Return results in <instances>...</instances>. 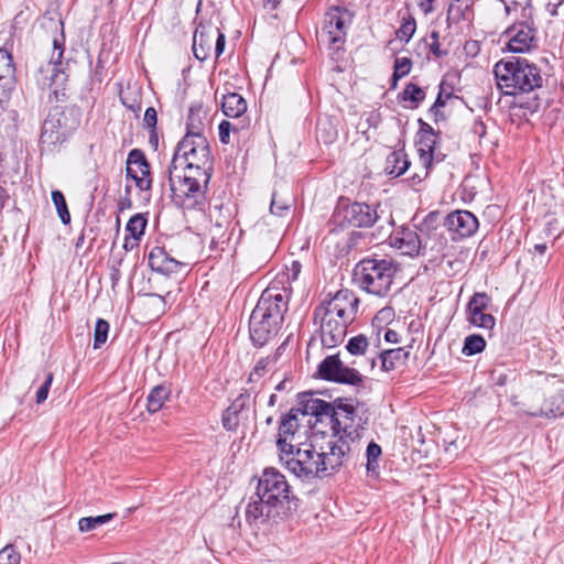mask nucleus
Segmentation results:
<instances>
[{
	"instance_id": "43",
	"label": "nucleus",
	"mask_w": 564,
	"mask_h": 564,
	"mask_svg": "<svg viewBox=\"0 0 564 564\" xmlns=\"http://www.w3.org/2000/svg\"><path fill=\"white\" fill-rule=\"evenodd\" d=\"M415 29V20L413 18H409L408 20L403 21L397 34L401 40L409 42L410 39L413 36Z\"/></svg>"
},
{
	"instance_id": "1",
	"label": "nucleus",
	"mask_w": 564,
	"mask_h": 564,
	"mask_svg": "<svg viewBox=\"0 0 564 564\" xmlns=\"http://www.w3.org/2000/svg\"><path fill=\"white\" fill-rule=\"evenodd\" d=\"M299 413L300 410L293 408L280 422L276 446L281 463L303 482L333 476L349 455L347 444L344 441L340 444L325 442L317 448L313 440L297 442Z\"/></svg>"
},
{
	"instance_id": "57",
	"label": "nucleus",
	"mask_w": 564,
	"mask_h": 564,
	"mask_svg": "<svg viewBox=\"0 0 564 564\" xmlns=\"http://www.w3.org/2000/svg\"><path fill=\"white\" fill-rule=\"evenodd\" d=\"M444 106H445V101L442 99V96L440 94L430 110L433 111V110L437 109L438 107H444Z\"/></svg>"
},
{
	"instance_id": "25",
	"label": "nucleus",
	"mask_w": 564,
	"mask_h": 564,
	"mask_svg": "<svg viewBox=\"0 0 564 564\" xmlns=\"http://www.w3.org/2000/svg\"><path fill=\"white\" fill-rule=\"evenodd\" d=\"M531 416H561L564 414V390L550 394L543 405L527 411Z\"/></svg>"
},
{
	"instance_id": "58",
	"label": "nucleus",
	"mask_w": 564,
	"mask_h": 564,
	"mask_svg": "<svg viewBox=\"0 0 564 564\" xmlns=\"http://www.w3.org/2000/svg\"><path fill=\"white\" fill-rule=\"evenodd\" d=\"M547 249V246L545 243H536L534 245V250L539 253L543 254Z\"/></svg>"
},
{
	"instance_id": "46",
	"label": "nucleus",
	"mask_w": 564,
	"mask_h": 564,
	"mask_svg": "<svg viewBox=\"0 0 564 564\" xmlns=\"http://www.w3.org/2000/svg\"><path fill=\"white\" fill-rule=\"evenodd\" d=\"M158 123V112L155 108L149 107L147 108L143 117V124L147 129L151 130V132H154L155 127Z\"/></svg>"
},
{
	"instance_id": "63",
	"label": "nucleus",
	"mask_w": 564,
	"mask_h": 564,
	"mask_svg": "<svg viewBox=\"0 0 564 564\" xmlns=\"http://www.w3.org/2000/svg\"><path fill=\"white\" fill-rule=\"evenodd\" d=\"M285 383H286L285 380H283L280 383H278L276 387H275V390H278V391L283 390L285 388Z\"/></svg>"
},
{
	"instance_id": "44",
	"label": "nucleus",
	"mask_w": 564,
	"mask_h": 564,
	"mask_svg": "<svg viewBox=\"0 0 564 564\" xmlns=\"http://www.w3.org/2000/svg\"><path fill=\"white\" fill-rule=\"evenodd\" d=\"M290 209V204L284 200H279L276 193H273L271 205H270V213L272 215L276 216H283L288 210Z\"/></svg>"
},
{
	"instance_id": "13",
	"label": "nucleus",
	"mask_w": 564,
	"mask_h": 564,
	"mask_svg": "<svg viewBox=\"0 0 564 564\" xmlns=\"http://www.w3.org/2000/svg\"><path fill=\"white\" fill-rule=\"evenodd\" d=\"M225 44L226 37L219 28L200 22L193 36V53L197 59L206 61L214 50L218 58L225 50Z\"/></svg>"
},
{
	"instance_id": "2",
	"label": "nucleus",
	"mask_w": 564,
	"mask_h": 564,
	"mask_svg": "<svg viewBox=\"0 0 564 564\" xmlns=\"http://www.w3.org/2000/svg\"><path fill=\"white\" fill-rule=\"evenodd\" d=\"M213 171L207 138H183L169 166V183L176 204L183 209H203Z\"/></svg>"
},
{
	"instance_id": "14",
	"label": "nucleus",
	"mask_w": 564,
	"mask_h": 564,
	"mask_svg": "<svg viewBox=\"0 0 564 564\" xmlns=\"http://www.w3.org/2000/svg\"><path fill=\"white\" fill-rule=\"evenodd\" d=\"M318 376L327 381H333L352 387H362L365 377L355 368L346 366L338 355L327 356L318 365Z\"/></svg>"
},
{
	"instance_id": "41",
	"label": "nucleus",
	"mask_w": 564,
	"mask_h": 564,
	"mask_svg": "<svg viewBox=\"0 0 564 564\" xmlns=\"http://www.w3.org/2000/svg\"><path fill=\"white\" fill-rule=\"evenodd\" d=\"M381 447L375 442H370L367 446V469L373 471L378 467V458L381 455Z\"/></svg>"
},
{
	"instance_id": "38",
	"label": "nucleus",
	"mask_w": 564,
	"mask_h": 564,
	"mask_svg": "<svg viewBox=\"0 0 564 564\" xmlns=\"http://www.w3.org/2000/svg\"><path fill=\"white\" fill-rule=\"evenodd\" d=\"M145 226L147 219L141 214H137L129 219L126 230L134 240H139L144 234Z\"/></svg>"
},
{
	"instance_id": "50",
	"label": "nucleus",
	"mask_w": 564,
	"mask_h": 564,
	"mask_svg": "<svg viewBox=\"0 0 564 564\" xmlns=\"http://www.w3.org/2000/svg\"><path fill=\"white\" fill-rule=\"evenodd\" d=\"M437 223H438V219L434 223V226H433V229H431L429 231V234H425L424 235V238L432 245L434 246V249H436V245H437V239H438V234H437Z\"/></svg>"
},
{
	"instance_id": "62",
	"label": "nucleus",
	"mask_w": 564,
	"mask_h": 564,
	"mask_svg": "<svg viewBox=\"0 0 564 564\" xmlns=\"http://www.w3.org/2000/svg\"><path fill=\"white\" fill-rule=\"evenodd\" d=\"M276 402V395L275 394H271L270 398H269V405L270 406H273Z\"/></svg>"
},
{
	"instance_id": "40",
	"label": "nucleus",
	"mask_w": 564,
	"mask_h": 564,
	"mask_svg": "<svg viewBox=\"0 0 564 564\" xmlns=\"http://www.w3.org/2000/svg\"><path fill=\"white\" fill-rule=\"evenodd\" d=\"M109 332V323L102 318H98L94 332V348H100L107 340Z\"/></svg>"
},
{
	"instance_id": "18",
	"label": "nucleus",
	"mask_w": 564,
	"mask_h": 564,
	"mask_svg": "<svg viewBox=\"0 0 564 564\" xmlns=\"http://www.w3.org/2000/svg\"><path fill=\"white\" fill-rule=\"evenodd\" d=\"M507 47L512 53H525L538 46L536 31L528 23H516L506 31Z\"/></svg>"
},
{
	"instance_id": "42",
	"label": "nucleus",
	"mask_w": 564,
	"mask_h": 564,
	"mask_svg": "<svg viewBox=\"0 0 564 564\" xmlns=\"http://www.w3.org/2000/svg\"><path fill=\"white\" fill-rule=\"evenodd\" d=\"M21 555L12 545H7L0 551V564H20Z\"/></svg>"
},
{
	"instance_id": "4",
	"label": "nucleus",
	"mask_w": 564,
	"mask_h": 564,
	"mask_svg": "<svg viewBox=\"0 0 564 564\" xmlns=\"http://www.w3.org/2000/svg\"><path fill=\"white\" fill-rule=\"evenodd\" d=\"M358 303L359 300L352 293L341 290L326 305L315 308V318H321L319 332L324 347L333 348L343 343Z\"/></svg>"
},
{
	"instance_id": "49",
	"label": "nucleus",
	"mask_w": 564,
	"mask_h": 564,
	"mask_svg": "<svg viewBox=\"0 0 564 564\" xmlns=\"http://www.w3.org/2000/svg\"><path fill=\"white\" fill-rule=\"evenodd\" d=\"M432 42L429 44L430 46V52L436 56V57H441L445 54V52L441 51L440 48V43H438V37H440V34L437 31H433L430 35Z\"/></svg>"
},
{
	"instance_id": "23",
	"label": "nucleus",
	"mask_w": 564,
	"mask_h": 564,
	"mask_svg": "<svg viewBox=\"0 0 564 564\" xmlns=\"http://www.w3.org/2000/svg\"><path fill=\"white\" fill-rule=\"evenodd\" d=\"M15 66L11 54L0 48V101H6L15 88Z\"/></svg>"
},
{
	"instance_id": "21",
	"label": "nucleus",
	"mask_w": 564,
	"mask_h": 564,
	"mask_svg": "<svg viewBox=\"0 0 564 564\" xmlns=\"http://www.w3.org/2000/svg\"><path fill=\"white\" fill-rule=\"evenodd\" d=\"M445 226L459 238H467L476 232L479 223L473 213L468 210H455L446 216Z\"/></svg>"
},
{
	"instance_id": "35",
	"label": "nucleus",
	"mask_w": 564,
	"mask_h": 564,
	"mask_svg": "<svg viewBox=\"0 0 564 564\" xmlns=\"http://www.w3.org/2000/svg\"><path fill=\"white\" fill-rule=\"evenodd\" d=\"M52 200H53V204L56 208V212H57L58 217L61 218L62 223L64 225L69 224L70 214H69L68 206H67L64 194L58 189L53 191L52 192Z\"/></svg>"
},
{
	"instance_id": "55",
	"label": "nucleus",
	"mask_w": 564,
	"mask_h": 564,
	"mask_svg": "<svg viewBox=\"0 0 564 564\" xmlns=\"http://www.w3.org/2000/svg\"><path fill=\"white\" fill-rule=\"evenodd\" d=\"M434 1L435 0H423L421 2V7H423L425 13H429V12L433 11V9H434V7H433Z\"/></svg>"
},
{
	"instance_id": "60",
	"label": "nucleus",
	"mask_w": 564,
	"mask_h": 564,
	"mask_svg": "<svg viewBox=\"0 0 564 564\" xmlns=\"http://www.w3.org/2000/svg\"><path fill=\"white\" fill-rule=\"evenodd\" d=\"M376 366V358L375 356L368 358V367L370 370H372Z\"/></svg>"
},
{
	"instance_id": "9",
	"label": "nucleus",
	"mask_w": 564,
	"mask_h": 564,
	"mask_svg": "<svg viewBox=\"0 0 564 564\" xmlns=\"http://www.w3.org/2000/svg\"><path fill=\"white\" fill-rule=\"evenodd\" d=\"M438 218L440 214L433 212L423 219L415 230L403 228L400 236L393 238L392 246L410 257L425 254L427 250H434V246L424 238V235L433 229L434 223Z\"/></svg>"
},
{
	"instance_id": "52",
	"label": "nucleus",
	"mask_w": 564,
	"mask_h": 564,
	"mask_svg": "<svg viewBox=\"0 0 564 564\" xmlns=\"http://www.w3.org/2000/svg\"><path fill=\"white\" fill-rule=\"evenodd\" d=\"M473 132L481 140L486 134V126L482 121L476 120L473 126Z\"/></svg>"
},
{
	"instance_id": "10",
	"label": "nucleus",
	"mask_w": 564,
	"mask_h": 564,
	"mask_svg": "<svg viewBox=\"0 0 564 564\" xmlns=\"http://www.w3.org/2000/svg\"><path fill=\"white\" fill-rule=\"evenodd\" d=\"M76 124L69 122V118L59 107L50 110L42 126L40 137L42 151L53 152L63 144L75 131Z\"/></svg>"
},
{
	"instance_id": "33",
	"label": "nucleus",
	"mask_w": 564,
	"mask_h": 564,
	"mask_svg": "<svg viewBox=\"0 0 564 564\" xmlns=\"http://www.w3.org/2000/svg\"><path fill=\"white\" fill-rule=\"evenodd\" d=\"M116 513H107L97 517H84L78 521L80 532H89L99 528L115 518Z\"/></svg>"
},
{
	"instance_id": "31",
	"label": "nucleus",
	"mask_w": 564,
	"mask_h": 564,
	"mask_svg": "<svg viewBox=\"0 0 564 564\" xmlns=\"http://www.w3.org/2000/svg\"><path fill=\"white\" fill-rule=\"evenodd\" d=\"M437 134H421L419 137V153L422 164L427 169L432 164V153L436 145Z\"/></svg>"
},
{
	"instance_id": "27",
	"label": "nucleus",
	"mask_w": 564,
	"mask_h": 564,
	"mask_svg": "<svg viewBox=\"0 0 564 564\" xmlns=\"http://www.w3.org/2000/svg\"><path fill=\"white\" fill-rule=\"evenodd\" d=\"M206 118V112L203 110L202 106L193 105L189 108V113L187 118L186 124V134L184 138H194L196 137H205V123L204 119Z\"/></svg>"
},
{
	"instance_id": "36",
	"label": "nucleus",
	"mask_w": 564,
	"mask_h": 564,
	"mask_svg": "<svg viewBox=\"0 0 564 564\" xmlns=\"http://www.w3.org/2000/svg\"><path fill=\"white\" fill-rule=\"evenodd\" d=\"M486 347V340L480 335H469L464 340L463 354L473 356L481 352Z\"/></svg>"
},
{
	"instance_id": "37",
	"label": "nucleus",
	"mask_w": 564,
	"mask_h": 564,
	"mask_svg": "<svg viewBox=\"0 0 564 564\" xmlns=\"http://www.w3.org/2000/svg\"><path fill=\"white\" fill-rule=\"evenodd\" d=\"M369 341L365 335H357L351 337L347 345V351L352 356H364L368 351Z\"/></svg>"
},
{
	"instance_id": "29",
	"label": "nucleus",
	"mask_w": 564,
	"mask_h": 564,
	"mask_svg": "<svg viewBox=\"0 0 564 564\" xmlns=\"http://www.w3.org/2000/svg\"><path fill=\"white\" fill-rule=\"evenodd\" d=\"M410 166V161L408 159V155L399 150L391 152L386 160V166L384 171L389 175H393L394 177H398L406 172V170Z\"/></svg>"
},
{
	"instance_id": "12",
	"label": "nucleus",
	"mask_w": 564,
	"mask_h": 564,
	"mask_svg": "<svg viewBox=\"0 0 564 564\" xmlns=\"http://www.w3.org/2000/svg\"><path fill=\"white\" fill-rule=\"evenodd\" d=\"M351 21L352 15L347 9L330 8L325 14L324 26L319 33L321 40L327 43L330 50H339L345 43L347 28Z\"/></svg>"
},
{
	"instance_id": "5",
	"label": "nucleus",
	"mask_w": 564,
	"mask_h": 564,
	"mask_svg": "<svg viewBox=\"0 0 564 564\" xmlns=\"http://www.w3.org/2000/svg\"><path fill=\"white\" fill-rule=\"evenodd\" d=\"M494 75L502 94H528L543 85L541 69L524 57H509L495 64Z\"/></svg>"
},
{
	"instance_id": "48",
	"label": "nucleus",
	"mask_w": 564,
	"mask_h": 564,
	"mask_svg": "<svg viewBox=\"0 0 564 564\" xmlns=\"http://www.w3.org/2000/svg\"><path fill=\"white\" fill-rule=\"evenodd\" d=\"M219 139L223 143L227 144L229 143V133L231 130H236V128L232 126L229 121H221L219 127Z\"/></svg>"
},
{
	"instance_id": "22",
	"label": "nucleus",
	"mask_w": 564,
	"mask_h": 564,
	"mask_svg": "<svg viewBox=\"0 0 564 564\" xmlns=\"http://www.w3.org/2000/svg\"><path fill=\"white\" fill-rule=\"evenodd\" d=\"M300 415L306 416L312 415L317 419L325 416L329 417L330 421L336 415V408L329 402L314 398L312 393H303L299 395L297 408Z\"/></svg>"
},
{
	"instance_id": "19",
	"label": "nucleus",
	"mask_w": 564,
	"mask_h": 564,
	"mask_svg": "<svg viewBox=\"0 0 564 564\" xmlns=\"http://www.w3.org/2000/svg\"><path fill=\"white\" fill-rule=\"evenodd\" d=\"M251 414L250 394L240 393L224 412L223 425L227 431H236L239 425L249 422Z\"/></svg>"
},
{
	"instance_id": "56",
	"label": "nucleus",
	"mask_w": 564,
	"mask_h": 564,
	"mask_svg": "<svg viewBox=\"0 0 564 564\" xmlns=\"http://www.w3.org/2000/svg\"><path fill=\"white\" fill-rule=\"evenodd\" d=\"M119 279H120V271H119V269L112 268V270H111L112 286H115L118 283Z\"/></svg>"
},
{
	"instance_id": "15",
	"label": "nucleus",
	"mask_w": 564,
	"mask_h": 564,
	"mask_svg": "<svg viewBox=\"0 0 564 564\" xmlns=\"http://www.w3.org/2000/svg\"><path fill=\"white\" fill-rule=\"evenodd\" d=\"M253 311H256V318L260 321L267 316L271 321L283 323L284 314L288 311V300L279 289L268 288L262 292Z\"/></svg>"
},
{
	"instance_id": "53",
	"label": "nucleus",
	"mask_w": 564,
	"mask_h": 564,
	"mask_svg": "<svg viewBox=\"0 0 564 564\" xmlns=\"http://www.w3.org/2000/svg\"><path fill=\"white\" fill-rule=\"evenodd\" d=\"M419 123H420L419 137L421 134L435 133L434 129L429 123L424 122L422 119L419 120Z\"/></svg>"
},
{
	"instance_id": "51",
	"label": "nucleus",
	"mask_w": 564,
	"mask_h": 564,
	"mask_svg": "<svg viewBox=\"0 0 564 564\" xmlns=\"http://www.w3.org/2000/svg\"><path fill=\"white\" fill-rule=\"evenodd\" d=\"M460 9L455 7L454 3H451L447 10V20L458 21L460 19Z\"/></svg>"
},
{
	"instance_id": "24",
	"label": "nucleus",
	"mask_w": 564,
	"mask_h": 564,
	"mask_svg": "<svg viewBox=\"0 0 564 564\" xmlns=\"http://www.w3.org/2000/svg\"><path fill=\"white\" fill-rule=\"evenodd\" d=\"M149 265L153 271L171 275L176 273L183 263L172 258L164 248L154 247L149 253Z\"/></svg>"
},
{
	"instance_id": "32",
	"label": "nucleus",
	"mask_w": 564,
	"mask_h": 564,
	"mask_svg": "<svg viewBox=\"0 0 564 564\" xmlns=\"http://www.w3.org/2000/svg\"><path fill=\"white\" fill-rule=\"evenodd\" d=\"M282 346H280L273 355L267 356L258 360L252 371L249 375L248 381H258L267 371H269L279 360Z\"/></svg>"
},
{
	"instance_id": "3",
	"label": "nucleus",
	"mask_w": 564,
	"mask_h": 564,
	"mask_svg": "<svg viewBox=\"0 0 564 564\" xmlns=\"http://www.w3.org/2000/svg\"><path fill=\"white\" fill-rule=\"evenodd\" d=\"M299 501L285 476L274 467H267L246 507V520L256 527L279 523L296 512Z\"/></svg>"
},
{
	"instance_id": "26",
	"label": "nucleus",
	"mask_w": 564,
	"mask_h": 564,
	"mask_svg": "<svg viewBox=\"0 0 564 564\" xmlns=\"http://www.w3.org/2000/svg\"><path fill=\"white\" fill-rule=\"evenodd\" d=\"M410 356V351L403 347L387 349L379 354L381 369L383 371L397 370L405 366Z\"/></svg>"
},
{
	"instance_id": "8",
	"label": "nucleus",
	"mask_w": 564,
	"mask_h": 564,
	"mask_svg": "<svg viewBox=\"0 0 564 564\" xmlns=\"http://www.w3.org/2000/svg\"><path fill=\"white\" fill-rule=\"evenodd\" d=\"M64 43V33L62 32L58 37L53 39V50L50 59L46 64L41 65L39 69L41 77L37 82L44 87H54L53 95L56 100L59 99V88L64 90L68 79V74L66 73L67 63L63 61Z\"/></svg>"
},
{
	"instance_id": "28",
	"label": "nucleus",
	"mask_w": 564,
	"mask_h": 564,
	"mask_svg": "<svg viewBox=\"0 0 564 564\" xmlns=\"http://www.w3.org/2000/svg\"><path fill=\"white\" fill-rule=\"evenodd\" d=\"M221 108L226 117L238 118L246 112L247 102L241 95L229 93L224 96Z\"/></svg>"
},
{
	"instance_id": "54",
	"label": "nucleus",
	"mask_w": 564,
	"mask_h": 564,
	"mask_svg": "<svg viewBox=\"0 0 564 564\" xmlns=\"http://www.w3.org/2000/svg\"><path fill=\"white\" fill-rule=\"evenodd\" d=\"M384 339L389 343H398L399 334L393 329H387V332L384 333Z\"/></svg>"
},
{
	"instance_id": "39",
	"label": "nucleus",
	"mask_w": 564,
	"mask_h": 564,
	"mask_svg": "<svg viewBox=\"0 0 564 564\" xmlns=\"http://www.w3.org/2000/svg\"><path fill=\"white\" fill-rule=\"evenodd\" d=\"M412 67V62L409 57H397L394 59V72L392 75V87L397 86V82L406 76Z\"/></svg>"
},
{
	"instance_id": "11",
	"label": "nucleus",
	"mask_w": 564,
	"mask_h": 564,
	"mask_svg": "<svg viewBox=\"0 0 564 564\" xmlns=\"http://www.w3.org/2000/svg\"><path fill=\"white\" fill-rule=\"evenodd\" d=\"M367 424V419H362L357 415L355 408L351 404L339 403L336 406V415L332 420V429L334 431L335 436L338 435V440H329L328 442H334L340 444L344 441L348 448V441H356L360 437V431L365 429ZM351 449H349L350 452Z\"/></svg>"
},
{
	"instance_id": "47",
	"label": "nucleus",
	"mask_w": 564,
	"mask_h": 564,
	"mask_svg": "<svg viewBox=\"0 0 564 564\" xmlns=\"http://www.w3.org/2000/svg\"><path fill=\"white\" fill-rule=\"evenodd\" d=\"M285 269L286 272L284 274L286 275L288 282H295L301 273L302 264L299 261L293 260L291 265H286Z\"/></svg>"
},
{
	"instance_id": "7",
	"label": "nucleus",
	"mask_w": 564,
	"mask_h": 564,
	"mask_svg": "<svg viewBox=\"0 0 564 564\" xmlns=\"http://www.w3.org/2000/svg\"><path fill=\"white\" fill-rule=\"evenodd\" d=\"M379 219L377 207L347 198H339L332 220L339 227L368 228Z\"/></svg>"
},
{
	"instance_id": "20",
	"label": "nucleus",
	"mask_w": 564,
	"mask_h": 564,
	"mask_svg": "<svg viewBox=\"0 0 564 564\" xmlns=\"http://www.w3.org/2000/svg\"><path fill=\"white\" fill-rule=\"evenodd\" d=\"M282 323L270 319L267 316L263 321L256 318V311H252L249 321L250 338L253 345L262 347L273 338L281 328Z\"/></svg>"
},
{
	"instance_id": "16",
	"label": "nucleus",
	"mask_w": 564,
	"mask_h": 564,
	"mask_svg": "<svg viewBox=\"0 0 564 564\" xmlns=\"http://www.w3.org/2000/svg\"><path fill=\"white\" fill-rule=\"evenodd\" d=\"M490 306L491 297L485 292H476L466 307L468 322L476 327L492 329L496 325V318L487 313Z\"/></svg>"
},
{
	"instance_id": "17",
	"label": "nucleus",
	"mask_w": 564,
	"mask_h": 564,
	"mask_svg": "<svg viewBox=\"0 0 564 564\" xmlns=\"http://www.w3.org/2000/svg\"><path fill=\"white\" fill-rule=\"evenodd\" d=\"M126 173L128 177L134 181L135 186L140 191H149L151 188L150 164L143 151L133 149L129 152Z\"/></svg>"
},
{
	"instance_id": "61",
	"label": "nucleus",
	"mask_w": 564,
	"mask_h": 564,
	"mask_svg": "<svg viewBox=\"0 0 564 564\" xmlns=\"http://www.w3.org/2000/svg\"><path fill=\"white\" fill-rule=\"evenodd\" d=\"M119 205H120V209L122 210L126 206L129 207L131 205V202L129 198H127L126 200H121Z\"/></svg>"
},
{
	"instance_id": "34",
	"label": "nucleus",
	"mask_w": 564,
	"mask_h": 564,
	"mask_svg": "<svg viewBox=\"0 0 564 564\" xmlns=\"http://www.w3.org/2000/svg\"><path fill=\"white\" fill-rule=\"evenodd\" d=\"M403 101H410V108H416L425 98V91L413 83H409L401 94Z\"/></svg>"
},
{
	"instance_id": "59",
	"label": "nucleus",
	"mask_w": 564,
	"mask_h": 564,
	"mask_svg": "<svg viewBox=\"0 0 564 564\" xmlns=\"http://www.w3.org/2000/svg\"><path fill=\"white\" fill-rule=\"evenodd\" d=\"M494 379L496 380V384L503 386L506 383L507 376L506 375H499L498 378H494Z\"/></svg>"
},
{
	"instance_id": "45",
	"label": "nucleus",
	"mask_w": 564,
	"mask_h": 564,
	"mask_svg": "<svg viewBox=\"0 0 564 564\" xmlns=\"http://www.w3.org/2000/svg\"><path fill=\"white\" fill-rule=\"evenodd\" d=\"M52 382H53V373L50 372L46 375V378H45L43 384L40 387V389L36 392V403L41 404L47 399Z\"/></svg>"
},
{
	"instance_id": "64",
	"label": "nucleus",
	"mask_w": 564,
	"mask_h": 564,
	"mask_svg": "<svg viewBox=\"0 0 564 564\" xmlns=\"http://www.w3.org/2000/svg\"><path fill=\"white\" fill-rule=\"evenodd\" d=\"M335 133L327 134L324 137V142H332L334 140Z\"/></svg>"
},
{
	"instance_id": "30",
	"label": "nucleus",
	"mask_w": 564,
	"mask_h": 564,
	"mask_svg": "<svg viewBox=\"0 0 564 564\" xmlns=\"http://www.w3.org/2000/svg\"><path fill=\"white\" fill-rule=\"evenodd\" d=\"M171 394V388L166 384L155 386L148 395L147 409L150 413L160 411Z\"/></svg>"
},
{
	"instance_id": "6",
	"label": "nucleus",
	"mask_w": 564,
	"mask_h": 564,
	"mask_svg": "<svg viewBox=\"0 0 564 564\" xmlns=\"http://www.w3.org/2000/svg\"><path fill=\"white\" fill-rule=\"evenodd\" d=\"M397 271L398 265L390 257H367L355 265L352 280L361 290L383 297L390 292Z\"/></svg>"
}]
</instances>
